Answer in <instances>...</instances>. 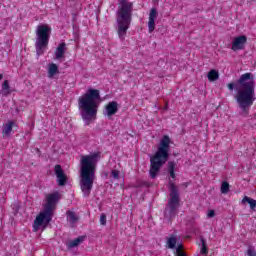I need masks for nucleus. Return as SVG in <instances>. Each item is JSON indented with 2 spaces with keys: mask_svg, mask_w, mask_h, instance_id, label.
Instances as JSON below:
<instances>
[{
  "mask_svg": "<svg viewBox=\"0 0 256 256\" xmlns=\"http://www.w3.org/2000/svg\"><path fill=\"white\" fill-rule=\"evenodd\" d=\"M101 103V93L98 89L88 88L87 91L78 98L79 113L86 125L97 119V111Z\"/></svg>",
  "mask_w": 256,
  "mask_h": 256,
  "instance_id": "nucleus-1",
  "label": "nucleus"
},
{
  "mask_svg": "<svg viewBox=\"0 0 256 256\" xmlns=\"http://www.w3.org/2000/svg\"><path fill=\"white\" fill-rule=\"evenodd\" d=\"M101 159V152H93L83 155L80 158V187L84 195H89L93 189V181H95V171L97 163Z\"/></svg>",
  "mask_w": 256,
  "mask_h": 256,
  "instance_id": "nucleus-2",
  "label": "nucleus"
},
{
  "mask_svg": "<svg viewBox=\"0 0 256 256\" xmlns=\"http://www.w3.org/2000/svg\"><path fill=\"white\" fill-rule=\"evenodd\" d=\"M238 92L236 101L245 113L255 103V76L253 73L242 74L238 80Z\"/></svg>",
  "mask_w": 256,
  "mask_h": 256,
  "instance_id": "nucleus-3",
  "label": "nucleus"
},
{
  "mask_svg": "<svg viewBox=\"0 0 256 256\" xmlns=\"http://www.w3.org/2000/svg\"><path fill=\"white\" fill-rule=\"evenodd\" d=\"M59 199H61V195L58 192L46 195L44 208L36 216L33 223V231L35 233H37V231H45V229H47V225H49V223H51V219H53V211Z\"/></svg>",
  "mask_w": 256,
  "mask_h": 256,
  "instance_id": "nucleus-4",
  "label": "nucleus"
},
{
  "mask_svg": "<svg viewBox=\"0 0 256 256\" xmlns=\"http://www.w3.org/2000/svg\"><path fill=\"white\" fill-rule=\"evenodd\" d=\"M118 11L116 19V31L120 41H125L127 31L131 27V19L133 15V3L129 0H118Z\"/></svg>",
  "mask_w": 256,
  "mask_h": 256,
  "instance_id": "nucleus-5",
  "label": "nucleus"
},
{
  "mask_svg": "<svg viewBox=\"0 0 256 256\" xmlns=\"http://www.w3.org/2000/svg\"><path fill=\"white\" fill-rule=\"evenodd\" d=\"M171 138L168 135H164L158 144V150L154 154L153 157L150 158L151 168H150V177L155 179L157 177V173H159V169L165 163H167V159H169V149L171 147Z\"/></svg>",
  "mask_w": 256,
  "mask_h": 256,
  "instance_id": "nucleus-6",
  "label": "nucleus"
},
{
  "mask_svg": "<svg viewBox=\"0 0 256 256\" xmlns=\"http://www.w3.org/2000/svg\"><path fill=\"white\" fill-rule=\"evenodd\" d=\"M51 25L49 24H39L36 28V53L37 55H43L45 50L49 46V39H51V32H52Z\"/></svg>",
  "mask_w": 256,
  "mask_h": 256,
  "instance_id": "nucleus-7",
  "label": "nucleus"
},
{
  "mask_svg": "<svg viewBox=\"0 0 256 256\" xmlns=\"http://www.w3.org/2000/svg\"><path fill=\"white\" fill-rule=\"evenodd\" d=\"M170 191V200L166 208V213H174L175 209L179 207V193H177V187H175L173 184H170Z\"/></svg>",
  "mask_w": 256,
  "mask_h": 256,
  "instance_id": "nucleus-8",
  "label": "nucleus"
},
{
  "mask_svg": "<svg viewBox=\"0 0 256 256\" xmlns=\"http://www.w3.org/2000/svg\"><path fill=\"white\" fill-rule=\"evenodd\" d=\"M247 45V36L239 35L232 39L231 49L232 51H243Z\"/></svg>",
  "mask_w": 256,
  "mask_h": 256,
  "instance_id": "nucleus-9",
  "label": "nucleus"
},
{
  "mask_svg": "<svg viewBox=\"0 0 256 256\" xmlns=\"http://www.w3.org/2000/svg\"><path fill=\"white\" fill-rule=\"evenodd\" d=\"M157 17H159V13L157 12V9L155 8L150 9L149 16H148L149 33H153L155 31V22L157 21Z\"/></svg>",
  "mask_w": 256,
  "mask_h": 256,
  "instance_id": "nucleus-10",
  "label": "nucleus"
},
{
  "mask_svg": "<svg viewBox=\"0 0 256 256\" xmlns=\"http://www.w3.org/2000/svg\"><path fill=\"white\" fill-rule=\"evenodd\" d=\"M54 172L57 177V183L60 185V187H63L65 183H67V175L63 171V168H61V165H56L54 167Z\"/></svg>",
  "mask_w": 256,
  "mask_h": 256,
  "instance_id": "nucleus-11",
  "label": "nucleus"
},
{
  "mask_svg": "<svg viewBox=\"0 0 256 256\" xmlns=\"http://www.w3.org/2000/svg\"><path fill=\"white\" fill-rule=\"evenodd\" d=\"M46 71H47V77L48 79H57L59 77V65L55 63H49L46 66Z\"/></svg>",
  "mask_w": 256,
  "mask_h": 256,
  "instance_id": "nucleus-12",
  "label": "nucleus"
},
{
  "mask_svg": "<svg viewBox=\"0 0 256 256\" xmlns=\"http://www.w3.org/2000/svg\"><path fill=\"white\" fill-rule=\"evenodd\" d=\"M13 127H17V123L13 120H8L2 125V136L11 137L13 133Z\"/></svg>",
  "mask_w": 256,
  "mask_h": 256,
  "instance_id": "nucleus-13",
  "label": "nucleus"
},
{
  "mask_svg": "<svg viewBox=\"0 0 256 256\" xmlns=\"http://www.w3.org/2000/svg\"><path fill=\"white\" fill-rule=\"evenodd\" d=\"M117 111H119V104L116 101H112L105 106L104 115L106 117H113Z\"/></svg>",
  "mask_w": 256,
  "mask_h": 256,
  "instance_id": "nucleus-14",
  "label": "nucleus"
},
{
  "mask_svg": "<svg viewBox=\"0 0 256 256\" xmlns=\"http://www.w3.org/2000/svg\"><path fill=\"white\" fill-rule=\"evenodd\" d=\"M85 237L80 236L74 240H71L70 242L67 243L68 249H75V247H78V245H81L83 243Z\"/></svg>",
  "mask_w": 256,
  "mask_h": 256,
  "instance_id": "nucleus-15",
  "label": "nucleus"
},
{
  "mask_svg": "<svg viewBox=\"0 0 256 256\" xmlns=\"http://www.w3.org/2000/svg\"><path fill=\"white\" fill-rule=\"evenodd\" d=\"M65 55V43H61L55 51V59H63V56Z\"/></svg>",
  "mask_w": 256,
  "mask_h": 256,
  "instance_id": "nucleus-16",
  "label": "nucleus"
},
{
  "mask_svg": "<svg viewBox=\"0 0 256 256\" xmlns=\"http://www.w3.org/2000/svg\"><path fill=\"white\" fill-rule=\"evenodd\" d=\"M207 78L210 83L218 81L219 79V70L212 69L207 73Z\"/></svg>",
  "mask_w": 256,
  "mask_h": 256,
  "instance_id": "nucleus-17",
  "label": "nucleus"
},
{
  "mask_svg": "<svg viewBox=\"0 0 256 256\" xmlns=\"http://www.w3.org/2000/svg\"><path fill=\"white\" fill-rule=\"evenodd\" d=\"M2 95H11V87L9 86V80H5L2 83Z\"/></svg>",
  "mask_w": 256,
  "mask_h": 256,
  "instance_id": "nucleus-18",
  "label": "nucleus"
},
{
  "mask_svg": "<svg viewBox=\"0 0 256 256\" xmlns=\"http://www.w3.org/2000/svg\"><path fill=\"white\" fill-rule=\"evenodd\" d=\"M242 203H243V205H245L246 203H248V205H250V208H251V209H255V207H256V200L253 199V198H249L248 196H245V197L242 199Z\"/></svg>",
  "mask_w": 256,
  "mask_h": 256,
  "instance_id": "nucleus-19",
  "label": "nucleus"
},
{
  "mask_svg": "<svg viewBox=\"0 0 256 256\" xmlns=\"http://www.w3.org/2000/svg\"><path fill=\"white\" fill-rule=\"evenodd\" d=\"M167 245L169 249H175V245H177V237L171 236L167 239Z\"/></svg>",
  "mask_w": 256,
  "mask_h": 256,
  "instance_id": "nucleus-20",
  "label": "nucleus"
},
{
  "mask_svg": "<svg viewBox=\"0 0 256 256\" xmlns=\"http://www.w3.org/2000/svg\"><path fill=\"white\" fill-rule=\"evenodd\" d=\"M168 169H169L170 177L172 179H175V164L173 162H169Z\"/></svg>",
  "mask_w": 256,
  "mask_h": 256,
  "instance_id": "nucleus-21",
  "label": "nucleus"
},
{
  "mask_svg": "<svg viewBox=\"0 0 256 256\" xmlns=\"http://www.w3.org/2000/svg\"><path fill=\"white\" fill-rule=\"evenodd\" d=\"M67 219L70 223H75V221H77V215L74 212L68 211Z\"/></svg>",
  "mask_w": 256,
  "mask_h": 256,
  "instance_id": "nucleus-22",
  "label": "nucleus"
},
{
  "mask_svg": "<svg viewBox=\"0 0 256 256\" xmlns=\"http://www.w3.org/2000/svg\"><path fill=\"white\" fill-rule=\"evenodd\" d=\"M176 255L177 256H187L185 254V252H183V244H177V248H176Z\"/></svg>",
  "mask_w": 256,
  "mask_h": 256,
  "instance_id": "nucleus-23",
  "label": "nucleus"
},
{
  "mask_svg": "<svg viewBox=\"0 0 256 256\" xmlns=\"http://www.w3.org/2000/svg\"><path fill=\"white\" fill-rule=\"evenodd\" d=\"M221 193H223L224 195L229 193V183L227 182H223L221 185Z\"/></svg>",
  "mask_w": 256,
  "mask_h": 256,
  "instance_id": "nucleus-24",
  "label": "nucleus"
},
{
  "mask_svg": "<svg viewBox=\"0 0 256 256\" xmlns=\"http://www.w3.org/2000/svg\"><path fill=\"white\" fill-rule=\"evenodd\" d=\"M119 175H121V172L119 170H112L110 173V177L112 179H119Z\"/></svg>",
  "mask_w": 256,
  "mask_h": 256,
  "instance_id": "nucleus-25",
  "label": "nucleus"
},
{
  "mask_svg": "<svg viewBox=\"0 0 256 256\" xmlns=\"http://www.w3.org/2000/svg\"><path fill=\"white\" fill-rule=\"evenodd\" d=\"M207 217L208 219H213V217H215V210H212V209L208 210Z\"/></svg>",
  "mask_w": 256,
  "mask_h": 256,
  "instance_id": "nucleus-26",
  "label": "nucleus"
},
{
  "mask_svg": "<svg viewBox=\"0 0 256 256\" xmlns=\"http://www.w3.org/2000/svg\"><path fill=\"white\" fill-rule=\"evenodd\" d=\"M100 223H101L102 225H107V216H105V214H102V215L100 216Z\"/></svg>",
  "mask_w": 256,
  "mask_h": 256,
  "instance_id": "nucleus-27",
  "label": "nucleus"
},
{
  "mask_svg": "<svg viewBox=\"0 0 256 256\" xmlns=\"http://www.w3.org/2000/svg\"><path fill=\"white\" fill-rule=\"evenodd\" d=\"M247 255L248 256H256V252H255V250H253V249H248V251H247Z\"/></svg>",
  "mask_w": 256,
  "mask_h": 256,
  "instance_id": "nucleus-28",
  "label": "nucleus"
},
{
  "mask_svg": "<svg viewBox=\"0 0 256 256\" xmlns=\"http://www.w3.org/2000/svg\"><path fill=\"white\" fill-rule=\"evenodd\" d=\"M228 89H229V91H233L235 89V84L234 83H229L228 84Z\"/></svg>",
  "mask_w": 256,
  "mask_h": 256,
  "instance_id": "nucleus-29",
  "label": "nucleus"
},
{
  "mask_svg": "<svg viewBox=\"0 0 256 256\" xmlns=\"http://www.w3.org/2000/svg\"><path fill=\"white\" fill-rule=\"evenodd\" d=\"M1 79H3V74H0V81H1Z\"/></svg>",
  "mask_w": 256,
  "mask_h": 256,
  "instance_id": "nucleus-30",
  "label": "nucleus"
}]
</instances>
